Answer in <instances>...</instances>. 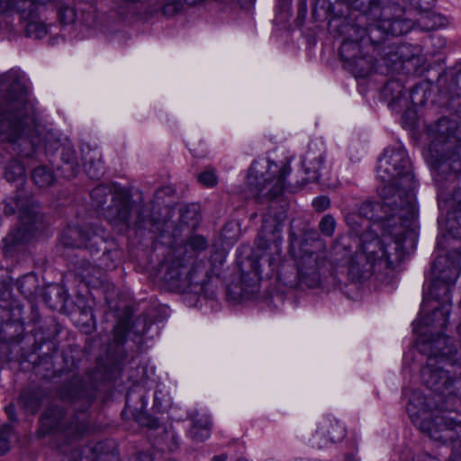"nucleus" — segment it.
I'll list each match as a JSON object with an SVG mask.
<instances>
[{
	"label": "nucleus",
	"mask_w": 461,
	"mask_h": 461,
	"mask_svg": "<svg viewBox=\"0 0 461 461\" xmlns=\"http://www.w3.org/2000/svg\"><path fill=\"white\" fill-rule=\"evenodd\" d=\"M0 142L17 146L18 153L31 157L44 147L50 162L61 176L70 179L79 173L76 150L36 122L28 99L24 75L10 69L0 75Z\"/></svg>",
	"instance_id": "obj_1"
},
{
	"label": "nucleus",
	"mask_w": 461,
	"mask_h": 461,
	"mask_svg": "<svg viewBox=\"0 0 461 461\" xmlns=\"http://www.w3.org/2000/svg\"><path fill=\"white\" fill-rule=\"evenodd\" d=\"M49 327L52 330L47 334L42 331L40 338L28 337V342L32 343L31 351L23 348L21 361L31 364L35 375L41 379L64 376L57 388L58 397L63 402L80 404L83 409H87L96 399L103 375L98 369H89L80 375V360L76 359L71 352L58 356L56 337L61 326L51 319Z\"/></svg>",
	"instance_id": "obj_2"
},
{
	"label": "nucleus",
	"mask_w": 461,
	"mask_h": 461,
	"mask_svg": "<svg viewBox=\"0 0 461 461\" xmlns=\"http://www.w3.org/2000/svg\"><path fill=\"white\" fill-rule=\"evenodd\" d=\"M291 171L285 164L282 168L270 160L254 161L247 176V186L250 195L259 203H269L262 218V225L257 239V247L266 251L273 246L278 252L282 242V222L286 217L288 204L282 199L285 179Z\"/></svg>",
	"instance_id": "obj_3"
},
{
	"label": "nucleus",
	"mask_w": 461,
	"mask_h": 461,
	"mask_svg": "<svg viewBox=\"0 0 461 461\" xmlns=\"http://www.w3.org/2000/svg\"><path fill=\"white\" fill-rule=\"evenodd\" d=\"M362 239L349 235L339 236L333 243L330 255L334 263L348 266V274L357 281L375 275L381 283L389 285L395 277V269L404 253L399 252V244L385 243L379 238L361 244Z\"/></svg>",
	"instance_id": "obj_4"
},
{
	"label": "nucleus",
	"mask_w": 461,
	"mask_h": 461,
	"mask_svg": "<svg viewBox=\"0 0 461 461\" xmlns=\"http://www.w3.org/2000/svg\"><path fill=\"white\" fill-rule=\"evenodd\" d=\"M381 202L365 200L358 207L359 216L369 221L381 222L390 240L385 243L399 244V252L403 253V244L408 240L411 245L416 240L415 221L418 215L416 203L398 199L393 185L377 188Z\"/></svg>",
	"instance_id": "obj_5"
},
{
	"label": "nucleus",
	"mask_w": 461,
	"mask_h": 461,
	"mask_svg": "<svg viewBox=\"0 0 461 461\" xmlns=\"http://www.w3.org/2000/svg\"><path fill=\"white\" fill-rule=\"evenodd\" d=\"M460 402L458 396H449L444 402L414 391L406 406L411 422L420 432H440L461 430V414L454 410Z\"/></svg>",
	"instance_id": "obj_6"
},
{
	"label": "nucleus",
	"mask_w": 461,
	"mask_h": 461,
	"mask_svg": "<svg viewBox=\"0 0 461 461\" xmlns=\"http://www.w3.org/2000/svg\"><path fill=\"white\" fill-rule=\"evenodd\" d=\"M460 267L450 259L448 255H440L435 258L431 266V283L429 288V296L435 301H443L436 306L429 314L421 316L414 324L413 330L420 336L427 333L423 327L431 328L430 333L440 332L438 329L446 327L450 312L449 300L451 285L455 284L460 274Z\"/></svg>",
	"instance_id": "obj_7"
},
{
	"label": "nucleus",
	"mask_w": 461,
	"mask_h": 461,
	"mask_svg": "<svg viewBox=\"0 0 461 461\" xmlns=\"http://www.w3.org/2000/svg\"><path fill=\"white\" fill-rule=\"evenodd\" d=\"M104 217L120 231L133 229L136 231L148 230L150 232L159 230L160 221L150 216L143 201L134 202L127 190L116 189L112 203L104 207Z\"/></svg>",
	"instance_id": "obj_8"
},
{
	"label": "nucleus",
	"mask_w": 461,
	"mask_h": 461,
	"mask_svg": "<svg viewBox=\"0 0 461 461\" xmlns=\"http://www.w3.org/2000/svg\"><path fill=\"white\" fill-rule=\"evenodd\" d=\"M441 116L435 122L428 125L427 132L430 139L429 158V163L435 171L434 180L439 190L448 188L445 185L444 174H440L438 168L441 163H451L448 158L454 152H459L461 141L456 136V131L461 124V121L456 116L451 115Z\"/></svg>",
	"instance_id": "obj_9"
},
{
	"label": "nucleus",
	"mask_w": 461,
	"mask_h": 461,
	"mask_svg": "<svg viewBox=\"0 0 461 461\" xmlns=\"http://www.w3.org/2000/svg\"><path fill=\"white\" fill-rule=\"evenodd\" d=\"M377 176L385 185H393L398 199L403 198L415 203L414 176L411 162L404 149L387 148L379 158Z\"/></svg>",
	"instance_id": "obj_10"
},
{
	"label": "nucleus",
	"mask_w": 461,
	"mask_h": 461,
	"mask_svg": "<svg viewBox=\"0 0 461 461\" xmlns=\"http://www.w3.org/2000/svg\"><path fill=\"white\" fill-rule=\"evenodd\" d=\"M347 5L341 8V14L328 22V30L330 33L341 37V44L357 43L365 40V24L368 21H375L384 15V3L380 0V14L370 15L367 12L357 7V0H341Z\"/></svg>",
	"instance_id": "obj_11"
},
{
	"label": "nucleus",
	"mask_w": 461,
	"mask_h": 461,
	"mask_svg": "<svg viewBox=\"0 0 461 461\" xmlns=\"http://www.w3.org/2000/svg\"><path fill=\"white\" fill-rule=\"evenodd\" d=\"M14 202L20 207L21 224L3 240L5 257L11 256L18 247L28 243L34 237L36 225L41 220L39 203L33 199L31 192L20 189Z\"/></svg>",
	"instance_id": "obj_12"
},
{
	"label": "nucleus",
	"mask_w": 461,
	"mask_h": 461,
	"mask_svg": "<svg viewBox=\"0 0 461 461\" xmlns=\"http://www.w3.org/2000/svg\"><path fill=\"white\" fill-rule=\"evenodd\" d=\"M131 315L132 312L129 307L124 308L119 314L117 324L113 328V342L108 345L107 356L116 368L126 356L122 346L127 339L140 344L152 325V321L146 314L139 315L133 321H131Z\"/></svg>",
	"instance_id": "obj_13"
},
{
	"label": "nucleus",
	"mask_w": 461,
	"mask_h": 461,
	"mask_svg": "<svg viewBox=\"0 0 461 461\" xmlns=\"http://www.w3.org/2000/svg\"><path fill=\"white\" fill-rule=\"evenodd\" d=\"M393 8L399 13L402 12L398 4H393ZM386 11L387 7L384 5L382 17L375 21H368L365 24V40L361 41L360 44L369 46L374 54L386 50L396 36L402 35L411 29L410 21L399 18L401 14L396 17H390Z\"/></svg>",
	"instance_id": "obj_14"
},
{
	"label": "nucleus",
	"mask_w": 461,
	"mask_h": 461,
	"mask_svg": "<svg viewBox=\"0 0 461 461\" xmlns=\"http://www.w3.org/2000/svg\"><path fill=\"white\" fill-rule=\"evenodd\" d=\"M41 315L36 304L29 302L27 309L17 302L8 303L6 305H0V336L1 339L20 343L23 339L28 341V337L23 336L24 324H37Z\"/></svg>",
	"instance_id": "obj_15"
},
{
	"label": "nucleus",
	"mask_w": 461,
	"mask_h": 461,
	"mask_svg": "<svg viewBox=\"0 0 461 461\" xmlns=\"http://www.w3.org/2000/svg\"><path fill=\"white\" fill-rule=\"evenodd\" d=\"M61 242L65 247L86 249L97 259L104 260L110 254L109 241L104 229L94 223L68 226L62 232Z\"/></svg>",
	"instance_id": "obj_16"
},
{
	"label": "nucleus",
	"mask_w": 461,
	"mask_h": 461,
	"mask_svg": "<svg viewBox=\"0 0 461 461\" xmlns=\"http://www.w3.org/2000/svg\"><path fill=\"white\" fill-rule=\"evenodd\" d=\"M158 271L160 278L168 290L179 293L189 294V292L201 291L198 285L199 269L194 267L185 258H181V252L176 254L170 261L159 265Z\"/></svg>",
	"instance_id": "obj_17"
},
{
	"label": "nucleus",
	"mask_w": 461,
	"mask_h": 461,
	"mask_svg": "<svg viewBox=\"0 0 461 461\" xmlns=\"http://www.w3.org/2000/svg\"><path fill=\"white\" fill-rule=\"evenodd\" d=\"M416 348L420 353L427 355L428 357L436 358L437 362H442L445 366H456L458 375H461V363L456 358L458 351L451 338L440 332H431L429 337L420 336Z\"/></svg>",
	"instance_id": "obj_18"
},
{
	"label": "nucleus",
	"mask_w": 461,
	"mask_h": 461,
	"mask_svg": "<svg viewBox=\"0 0 461 461\" xmlns=\"http://www.w3.org/2000/svg\"><path fill=\"white\" fill-rule=\"evenodd\" d=\"M434 357H428L426 366L421 369L420 375L422 384L432 393V397L441 398L444 402L449 396H457L453 391L457 372L452 375L445 366H438Z\"/></svg>",
	"instance_id": "obj_19"
},
{
	"label": "nucleus",
	"mask_w": 461,
	"mask_h": 461,
	"mask_svg": "<svg viewBox=\"0 0 461 461\" xmlns=\"http://www.w3.org/2000/svg\"><path fill=\"white\" fill-rule=\"evenodd\" d=\"M324 265V260L317 253L311 252L302 257L296 268L293 267V278L283 272L278 274V278L285 285L291 288L301 285L315 288L321 283V269Z\"/></svg>",
	"instance_id": "obj_20"
},
{
	"label": "nucleus",
	"mask_w": 461,
	"mask_h": 461,
	"mask_svg": "<svg viewBox=\"0 0 461 461\" xmlns=\"http://www.w3.org/2000/svg\"><path fill=\"white\" fill-rule=\"evenodd\" d=\"M119 452L116 442L112 438L91 442L81 448L72 449L73 461H115ZM128 461H153L148 452H139Z\"/></svg>",
	"instance_id": "obj_21"
},
{
	"label": "nucleus",
	"mask_w": 461,
	"mask_h": 461,
	"mask_svg": "<svg viewBox=\"0 0 461 461\" xmlns=\"http://www.w3.org/2000/svg\"><path fill=\"white\" fill-rule=\"evenodd\" d=\"M147 393V390L142 385L131 386L126 393L125 408L122 415L131 414L141 427L149 429H166L158 418L145 411Z\"/></svg>",
	"instance_id": "obj_22"
},
{
	"label": "nucleus",
	"mask_w": 461,
	"mask_h": 461,
	"mask_svg": "<svg viewBox=\"0 0 461 461\" xmlns=\"http://www.w3.org/2000/svg\"><path fill=\"white\" fill-rule=\"evenodd\" d=\"M339 54L344 61V67L356 77H365L374 68V57L371 54H363L361 45L357 43L340 44Z\"/></svg>",
	"instance_id": "obj_23"
},
{
	"label": "nucleus",
	"mask_w": 461,
	"mask_h": 461,
	"mask_svg": "<svg viewBox=\"0 0 461 461\" xmlns=\"http://www.w3.org/2000/svg\"><path fill=\"white\" fill-rule=\"evenodd\" d=\"M448 159L451 163L444 162L438 166L440 174H444L445 185H448L447 189L440 190V195H450V191L456 187L458 174L461 172V146L459 152H454Z\"/></svg>",
	"instance_id": "obj_24"
},
{
	"label": "nucleus",
	"mask_w": 461,
	"mask_h": 461,
	"mask_svg": "<svg viewBox=\"0 0 461 461\" xmlns=\"http://www.w3.org/2000/svg\"><path fill=\"white\" fill-rule=\"evenodd\" d=\"M403 46H398L393 41L390 43V48L378 51L375 55L380 56L381 66L386 67L387 71H393L400 69L403 63L409 60L403 56Z\"/></svg>",
	"instance_id": "obj_25"
},
{
	"label": "nucleus",
	"mask_w": 461,
	"mask_h": 461,
	"mask_svg": "<svg viewBox=\"0 0 461 461\" xmlns=\"http://www.w3.org/2000/svg\"><path fill=\"white\" fill-rule=\"evenodd\" d=\"M41 297L48 307L52 310L62 312L65 310L68 294L64 286L52 284L43 288Z\"/></svg>",
	"instance_id": "obj_26"
},
{
	"label": "nucleus",
	"mask_w": 461,
	"mask_h": 461,
	"mask_svg": "<svg viewBox=\"0 0 461 461\" xmlns=\"http://www.w3.org/2000/svg\"><path fill=\"white\" fill-rule=\"evenodd\" d=\"M237 265L242 275L253 274L256 277L260 275L259 255L255 254L251 248H242L237 258Z\"/></svg>",
	"instance_id": "obj_27"
},
{
	"label": "nucleus",
	"mask_w": 461,
	"mask_h": 461,
	"mask_svg": "<svg viewBox=\"0 0 461 461\" xmlns=\"http://www.w3.org/2000/svg\"><path fill=\"white\" fill-rule=\"evenodd\" d=\"M53 1L54 0H49L42 4L35 3V5H33L36 7L35 16L23 17L19 14L21 19L28 21L24 30L26 36L40 40L47 35L48 31L46 25L38 20L40 18L41 8Z\"/></svg>",
	"instance_id": "obj_28"
},
{
	"label": "nucleus",
	"mask_w": 461,
	"mask_h": 461,
	"mask_svg": "<svg viewBox=\"0 0 461 461\" xmlns=\"http://www.w3.org/2000/svg\"><path fill=\"white\" fill-rule=\"evenodd\" d=\"M343 5L341 2L332 4L329 0H316L312 12V18L315 21L327 20L329 22L338 16V14H341Z\"/></svg>",
	"instance_id": "obj_29"
},
{
	"label": "nucleus",
	"mask_w": 461,
	"mask_h": 461,
	"mask_svg": "<svg viewBox=\"0 0 461 461\" xmlns=\"http://www.w3.org/2000/svg\"><path fill=\"white\" fill-rule=\"evenodd\" d=\"M115 190L105 185L95 186L90 193L91 204L94 209L104 215V207L112 203Z\"/></svg>",
	"instance_id": "obj_30"
},
{
	"label": "nucleus",
	"mask_w": 461,
	"mask_h": 461,
	"mask_svg": "<svg viewBox=\"0 0 461 461\" xmlns=\"http://www.w3.org/2000/svg\"><path fill=\"white\" fill-rule=\"evenodd\" d=\"M4 176L8 182H17L18 185L16 186L15 195L18 194L20 189H23L26 191L24 185L26 183L25 180V167L23 164L17 158L10 159L5 167L4 171ZM27 192H29L27 190Z\"/></svg>",
	"instance_id": "obj_31"
},
{
	"label": "nucleus",
	"mask_w": 461,
	"mask_h": 461,
	"mask_svg": "<svg viewBox=\"0 0 461 461\" xmlns=\"http://www.w3.org/2000/svg\"><path fill=\"white\" fill-rule=\"evenodd\" d=\"M381 95L390 106L400 105L402 100L405 101V88L399 79L388 80L383 86Z\"/></svg>",
	"instance_id": "obj_32"
},
{
	"label": "nucleus",
	"mask_w": 461,
	"mask_h": 461,
	"mask_svg": "<svg viewBox=\"0 0 461 461\" xmlns=\"http://www.w3.org/2000/svg\"><path fill=\"white\" fill-rule=\"evenodd\" d=\"M208 247L206 239L202 235H194L190 237L184 247L176 250V254L181 252V258H185L187 262L192 264L193 259L197 254L205 250Z\"/></svg>",
	"instance_id": "obj_33"
},
{
	"label": "nucleus",
	"mask_w": 461,
	"mask_h": 461,
	"mask_svg": "<svg viewBox=\"0 0 461 461\" xmlns=\"http://www.w3.org/2000/svg\"><path fill=\"white\" fill-rule=\"evenodd\" d=\"M65 414L66 412L62 407H49L41 417V424L46 427V429L40 432H51L61 429Z\"/></svg>",
	"instance_id": "obj_34"
},
{
	"label": "nucleus",
	"mask_w": 461,
	"mask_h": 461,
	"mask_svg": "<svg viewBox=\"0 0 461 461\" xmlns=\"http://www.w3.org/2000/svg\"><path fill=\"white\" fill-rule=\"evenodd\" d=\"M16 286L25 298L31 299L39 294L40 281L34 273H29L16 281Z\"/></svg>",
	"instance_id": "obj_35"
},
{
	"label": "nucleus",
	"mask_w": 461,
	"mask_h": 461,
	"mask_svg": "<svg viewBox=\"0 0 461 461\" xmlns=\"http://www.w3.org/2000/svg\"><path fill=\"white\" fill-rule=\"evenodd\" d=\"M431 96V86L428 82L416 84L410 89V99L414 106H423Z\"/></svg>",
	"instance_id": "obj_36"
},
{
	"label": "nucleus",
	"mask_w": 461,
	"mask_h": 461,
	"mask_svg": "<svg viewBox=\"0 0 461 461\" xmlns=\"http://www.w3.org/2000/svg\"><path fill=\"white\" fill-rule=\"evenodd\" d=\"M31 176L33 183L39 187H48L55 182L53 170L45 165L36 167Z\"/></svg>",
	"instance_id": "obj_37"
},
{
	"label": "nucleus",
	"mask_w": 461,
	"mask_h": 461,
	"mask_svg": "<svg viewBox=\"0 0 461 461\" xmlns=\"http://www.w3.org/2000/svg\"><path fill=\"white\" fill-rule=\"evenodd\" d=\"M200 213L196 204L184 205L179 209V223L194 230L199 222Z\"/></svg>",
	"instance_id": "obj_38"
},
{
	"label": "nucleus",
	"mask_w": 461,
	"mask_h": 461,
	"mask_svg": "<svg viewBox=\"0 0 461 461\" xmlns=\"http://www.w3.org/2000/svg\"><path fill=\"white\" fill-rule=\"evenodd\" d=\"M445 228L448 236L461 240V211L447 212Z\"/></svg>",
	"instance_id": "obj_39"
},
{
	"label": "nucleus",
	"mask_w": 461,
	"mask_h": 461,
	"mask_svg": "<svg viewBox=\"0 0 461 461\" xmlns=\"http://www.w3.org/2000/svg\"><path fill=\"white\" fill-rule=\"evenodd\" d=\"M204 276H206V273H203V270H199L198 278L196 280L198 281V285L201 286L202 289L201 291L198 292H189V294L194 295H203L206 299H215V285L210 279H205Z\"/></svg>",
	"instance_id": "obj_40"
},
{
	"label": "nucleus",
	"mask_w": 461,
	"mask_h": 461,
	"mask_svg": "<svg viewBox=\"0 0 461 461\" xmlns=\"http://www.w3.org/2000/svg\"><path fill=\"white\" fill-rule=\"evenodd\" d=\"M77 321L84 333H92L95 328V319L93 313V310L90 307L83 308L80 311V314Z\"/></svg>",
	"instance_id": "obj_41"
},
{
	"label": "nucleus",
	"mask_w": 461,
	"mask_h": 461,
	"mask_svg": "<svg viewBox=\"0 0 461 461\" xmlns=\"http://www.w3.org/2000/svg\"><path fill=\"white\" fill-rule=\"evenodd\" d=\"M19 403L28 411L34 413L40 408L41 401L33 391H25L20 394Z\"/></svg>",
	"instance_id": "obj_42"
},
{
	"label": "nucleus",
	"mask_w": 461,
	"mask_h": 461,
	"mask_svg": "<svg viewBox=\"0 0 461 461\" xmlns=\"http://www.w3.org/2000/svg\"><path fill=\"white\" fill-rule=\"evenodd\" d=\"M83 160L85 170L90 178L98 179L103 176L104 165L100 158H94L92 157L87 158V156H85Z\"/></svg>",
	"instance_id": "obj_43"
},
{
	"label": "nucleus",
	"mask_w": 461,
	"mask_h": 461,
	"mask_svg": "<svg viewBox=\"0 0 461 461\" xmlns=\"http://www.w3.org/2000/svg\"><path fill=\"white\" fill-rule=\"evenodd\" d=\"M240 232V224L237 221H232L227 222L222 227L221 235L226 242L232 243L238 240Z\"/></svg>",
	"instance_id": "obj_44"
},
{
	"label": "nucleus",
	"mask_w": 461,
	"mask_h": 461,
	"mask_svg": "<svg viewBox=\"0 0 461 461\" xmlns=\"http://www.w3.org/2000/svg\"><path fill=\"white\" fill-rule=\"evenodd\" d=\"M163 2L162 14L166 17H172L179 14L184 7L182 0H161Z\"/></svg>",
	"instance_id": "obj_45"
},
{
	"label": "nucleus",
	"mask_w": 461,
	"mask_h": 461,
	"mask_svg": "<svg viewBox=\"0 0 461 461\" xmlns=\"http://www.w3.org/2000/svg\"><path fill=\"white\" fill-rule=\"evenodd\" d=\"M336 228V220L331 214H325L319 222L320 232L326 236L331 237Z\"/></svg>",
	"instance_id": "obj_46"
},
{
	"label": "nucleus",
	"mask_w": 461,
	"mask_h": 461,
	"mask_svg": "<svg viewBox=\"0 0 461 461\" xmlns=\"http://www.w3.org/2000/svg\"><path fill=\"white\" fill-rule=\"evenodd\" d=\"M76 19L77 14L74 8L62 6L58 10V20L61 25L72 24Z\"/></svg>",
	"instance_id": "obj_47"
},
{
	"label": "nucleus",
	"mask_w": 461,
	"mask_h": 461,
	"mask_svg": "<svg viewBox=\"0 0 461 461\" xmlns=\"http://www.w3.org/2000/svg\"><path fill=\"white\" fill-rule=\"evenodd\" d=\"M14 342L1 339L0 341V362L1 363H9L15 358V354L14 352V348L12 344Z\"/></svg>",
	"instance_id": "obj_48"
},
{
	"label": "nucleus",
	"mask_w": 461,
	"mask_h": 461,
	"mask_svg": "<svg viewBox=\"0 0 461 461\" xmlns=\"http://www.w3.org/2000/svg\"><path fill=\"white\" fill-rule=\"evenodd\" d=\"M355 5L370 15L380 14V0H357Z\"/></svg>",
	"instance_id": "obj_49"
},
{
	"label": "nucleus",
	"mask_w": 461,
	"mask_h": 461,
	"mask_svg": "<svg viewBox=\"0 0 461 461\" xmlns=\"http://www.w3.org/2000/svg\"><path fill=\"white\" fill-rule=\"evenodd\" d=\"M291 18L290 13V5H286L285 7L283 5H277V14L275 19V23L276 25L285 27Z\"/></svg>",
	"instance_id": "obj_50"
},
{
	"label": "nucleus",
	"mask_w": 461,
	"mask_h": 461,
	"mask_svg": "<svg viewBox=\"0 0 461 461\" xmlns=\"http://www.w3.org/2000/svg\"><path fill=\"white\" fill-rule=\"evenodd\" d=\"M198 181L206 187L215 186L218 183V178L214 170H204L198 175Z\"/></svg>",
	"instance_id": "obj_51"
},
{
	"label": "nucleus",
	"mask_w": 461,
	"mask_h": 461,
	"mask_svg": "<svg viewBox=\"0 0 461 461\" xmlns=\"http://www.w3.org/2000/svg\"><path fill=\"white\" fill-rule=\"evenodd\" d=\"M411 7L420 12H428L432 9L436 0H402Z\"/></svg>",
	"instance_id": "obj_52"
},
{
	"label": "nucleus",
	"mask_w": 461,
	"mask_h": 461,
	"mask_svg": "<svg viewBox=\"0 0 461 461\" xmlns=\"http://www.w3.org/2000/svg\"><path fill=\"white\" fill-rule=\"evenodd\" d=\"M359 213H350L346 217V221L348 226H350L352 231L355 234V238L361 237L363 233V230L361 229L362 223L359 221Z\"/></svg>",
	"instance_id": "obj_53"
},
{
	"label": "nucleus",
	"mask_w": 461,
	"mask_h": 461,
	"mask_svg": "<svg viewBox=\"0 0 461 461\" xmlns=\"http://www.w3.org/2000/svg\"><path fill=\"white\" fill-rule=\"evenodd\" d=\"M314 161H315V163H314V165L312 167H307L305 160H303L302 162V164H303V167H304V172H305L306 175H309L310 173H312V176L310 177V179L312 180V181H317L319 179V176H320L318 171H319V169L321 167V165L323 162V158L321 156H320V157L316 158L314 159Z\"/></svg>",
	"instance_id": "obj_54"
},
{
	"label": "nucleus",
	"mask_w": 461,
	"mask_h": 461,
	"mask_svg": "<svg viewBox=\"0 0 461 461\" xmlns=\"http://www.w3.org/2000/svg\"><path fill=\"white\" fill-rule=\"evenodd\" d=\"M5 411L8 417L9 422L5 423L0 429V432H9L14 429L12 423L16 420L15 408L14 404H8L5 408Z\"/></svg>",
	"instance_id": "obj_55"
},
{
	"label": "nucleus",
	"mask_w": 461,
	"mask_h": 461,
	"mask_svg": "<svg viewBox=\"0 0 461 461\" xmlns=\"http://www.w3.org/2000/svg\"><path fill=\"white\" fill-rule=\"evenodd\" d=\"M212 270L216 272L221 269L225 262V253L222 250H215L210 257Z\"/></svg>",
	"instance_id": "obj_56"
},
{
	"label": "nucleus",
	"mask_w": 461,
	"mask_h": 461,
	"mask_svg": "<svg viewBox=\"0 0 461 461\" xmlns=\"http://www.w3.org/2000/svg\"><path fill=\"white\" fill-rule=\"evenodd\" d=\"M193 426L196 429L210 430L212 422L207 416L196 414L193 418Z\"/></svg>",
	"instance_id": "obj_57"
},
{
	"label": "nucleus",
	"mask_w": 461,
	"mask_h": 461,
	"mask_svg": "<svg viewBox=\"0 0 461 461\" xmlns=\"http://www.w3.org/2000/svg\"><path fill=\"white\" fill-rule=\"evenodd\" d=\"M452 453L447 461H461V436L456 435L451 439Z\"/></svg>",
	"instance_id": "obj_58"
},
{
	"label": "nucleus",
	"mask_w": 461,
	"mask_h": 461,
	"mask_svg": "<svg viewBox=\"0 0 461 461\" xmlns=\"http://www.w3.org/2000/svg\"><path fill=\"white\" fill-rule=\"evenodd\" d=\"M312 206L318 212H324L330 206V200L326 195L318 196L312 201Z\"/></svg>",
	"instance_id": "obj_59"
},
{
	"label": "nucleus",
	"mask_w": 461,
	"mask_h": 461,
	"mask_svg": "<svg viewBox=\"0 0 461 461\" xmlns=\"http://www.w3.org/2000/svg\"><path fill=\"white\" fill-rule=\"evenodd\" d=\"M307 13L306 0H299L298 2V14L295 22L300 26L302 25Z\"/></svg>",
	"instance_id": "obj_60"
},
{
	"label": "nucleus",
	"mask_w": 461,
	"mask_h": 461,
	"mask_svg": "<svg viewBox=\"0 0 461 461\" xmlns=\"http://www.w3.org/2000/svg\"><path fill=\"white\" fill-rule=\"evenodd\" d=\"M10 434H0V456L7 453L11 447Z\"/></svg>",
	"instance_id": "obj_61"
},
{
	"label": "nucleus",
	"mask_w": 461,
	"mask_h": 461,
	"mask_svg": "<svg viewBox=\"0 0 461 461\" xmlns=\"http://www.w3.org/2000/svg\"><path fill=\"white\" fill-rule=\"evenodd\" d=\"M227 294L234 300L243 296L242 289L237 285H230L227 288Z\"/></svg>",
	"instance_id": "obj_62"
},
{
	"label": "nucleus",
	"mask_w": 461,
	"mask_h": 461,
	"mask_svg": "<svg viewBox=\"0 0 461 461\" xmlns=\"http://www.w3.org/2000/svg\"><path fill=\"white\" fill-rule=\"evenodd\" d=\"M58 440H62L68 444H71L72 441L77 440L82 434H58Z\"/></svg>",
	"instance_id": "obj_63"
},
{
	"label": "nucleus",
	"mask_w": 461,
	"mask_h": 461,
	"mask_svg": "<svg viewBox=\"0 0 461 461\" xmlns=\"http://www.w3.org/2000/svg\"><path fill=\"white\" fill-rule=\"evenodd\" d=\"M14 197H15V195L13 197V202H14V205H13L12 203H6L5 206L4 213L7 216L14 215L16 212V208H18L20 210V207L17 206L14 202Z\"/></svg>",
	"instance_id": "obj_64"
}]
</instances>
